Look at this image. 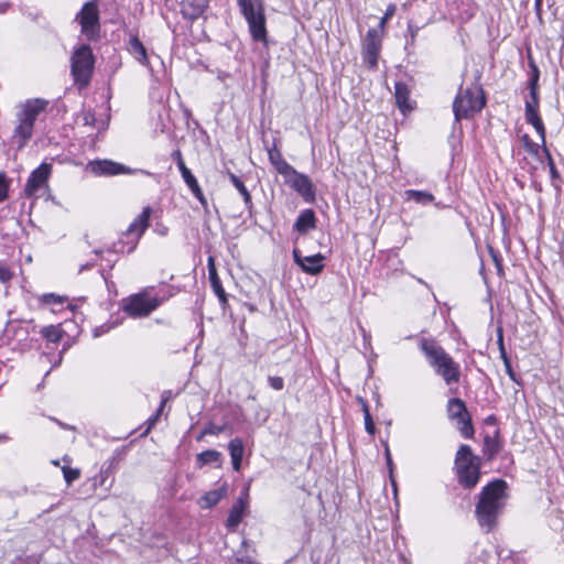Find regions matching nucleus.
I'll list each match as a JSON object with an SVG mask.
<instances>
[{
    "label": "nucleus",
    "instance_id": "1",
    "mask_svg": "<svg viewBox=\"0 0 564 564\" xmlns=\"http://www.w3.org/2000/svg\"><path fill=\"white\" fill-rule=\"evenodd\" d=\"M507 500V482L503 479H495L482 487L475 506V516L479 527L486 532H491L498 524Z\"/></svg>",
    "mask_w": 564,
    "mask_h": 564
},
{
    "label": "nucleus",
    "instance_id": "2",
    "mask_svg": "<svg viewBox=\"0 0 564 564\" xmlns=\"http://www.w3.org/2000/svg\"><path fill=\"white\" fill-rule=\"evenodd\" d=\"M419 348L427 365L441 377L447 386L456 384L460 379V366L453 357L431 337H421Z\"/></svg>",
    "mask_w": 564,
    "mask_h": 564
},
{
    "label": "nucleus",
    "instance_id": "3",
    "mask_svg": "<svg viewBox=\"0 0 564 564\" xmlns=\"http://www.w3.org/2000/svg\"><path fill=\"white\" fill-rule=\"evenodd\" d=\"M479 77L478 74L473 87L459 88L453 102L455 121L470 119L485 107L486 97L482 87L478 84Z\"/></svg>",
    "mask_w": 564,
    "mask_h": 564
},
{
    "label": "nucleus",
    "instance_id": "4",
    "mask_svg": "<svg viewBox=\"0 0 564 564\" xmlns=\"http://www.w3.org/2000/svg\"><path fill=\"white\" fill-rule=\"evenodd\" d=\"M48 101L42 98L28 99L21 105V109L18 112L19 123L13 132V139L19 149L25 147L32 138L34 122L39 115L46 109Z\"/></svg>",
    "mask_w": 564,
    "mask_h": 564
},
{
    "label": "nucleus",
    "instance_id": "5",
    "mask_svg": "<svg viewBox=\"0 0 564 564\" xmlns=\"http://www.w3.org/2000/svg\"><path fill=\"white\" fill-rule=\"evenodd\" d=\"M480 457L473 454L469 445H460L455 457L458 482L465 488H474L480 478Z\"/></svg>",
    "mask_w": 564,
    "mask_h": 564
},
{
    "label": "nucleus",
    "instance_id": "6",
    "mask_svg": "<svg viewBox=\"0 0 564 564\" xmlns=\"http://www.w3.org/2000/svg\"><path fill=\"white\" fill-rule=\"evenodd\" d=\"M237 4L248 23L252 40L267 45L268 31L263 2L261 0H237Z\"/></svg>",
    "mask_w": 564,
    "mask_h": 564
},
{
    "label": "nucleus",
    "instance_id": "7",
    "mask_svg": "<svg viewBox=\"0 0 564 564\" xmlns=\"http://www.w3.org/2000/svg\"><path fill=\"white\" fill-rule=\"evenodd\" d=\"M95 56L88 44H80L70 56V74L74 84L79 88H86L93 77Z\"/></svg>",
    "mask_w": 564,
    "mask_h": 564
},
{
    "label": "nucleus",
    "instance_id": "8",
    "mask_svg": "<svg viewBox=\"0 0 564 564\" xmlns=\"http://www.w3.org/2000/svg\"><path fill=\"white\" fill-rule=\"evenodd\" d=\"M151 208L144 207L142 213L122 232L118 241L113 242L107 250L115 253H131L137 248L140 238L149 227Z\"/></svg>",
    "mask_w": 564,
    "mask_h": 564
},
{
    "label": "nucleus",
    "instance_id": "9",
    "mask_svg": "<svg viewBox=\"0 0 564 564\" xmlns=\"http://www.w3.org/2000/svg\"><path fill=\"white\" fill-rule=\"evenodd\" d=\"M75 21L80 25L82 35L89 42L98 41L100 37V17L96 0L84 3L76 14Z\"/></svg>",
    "mask_w": 564,
    "mask_h": 564
},
{
    "label": "nucleus",
    "instance_id": "10",
    "mask_svg": "<svg viewBox=\"0 0 564 564\" xmlns=\"http://www.w3.org/2000/svg\"><path fill=\"white\" fill-rule=\"evenodd\" d=\"M164 299L150 296L147 292H140L121 301V308L131 317H145L155 311Z\"/></svg>",
    "mask_w": 564,
    "mask_h": 564
},
{
    "label": "nucleus",
    "instance_id": "11",
    "mask_svg": "<svg viewBox=\"0 0 564 564\" xmlns=\"http://www.w3.org/2000/svg\"><path fill=\"white\" fill-rule=\"evenodd\" d=\"M382 36L379 29H369L361 45V55L369 68H376L381 51Z\"/></svg>",
    "mask_w": 564,
    "mask_h": 564
},
{
    "label": "nucleus",
    "instance_id": "12",
    "mask_svg": "<svg viewBox=\"0 0 564 564\" xmlns=\"http://www.w3.org/2000/svg\"><path fill=\"white\" fill-rule=\"evenodd\" d=\"M284 181L293 188L306 203H314L316 198L315 187L310 177L294 169Z\"/></svg>",
    "mask_w": 564,
    "mask_h": 564
},
{
    "label": "nucleus",
    "instance_id": "13",
    "mask_svg": "<svg viewBox=\"0 0 564 564\" xmlns=\"http://www.w3.org/2000/svg\"><path fill=\"white\" fill-rule=\"evenodd\" d=\"M293 260L302 269L303 272L316 275L324 270L325 256L316 253L313 256H302L299 249H293Z\"/></svg>",
    "mask_w": 564,
    "mask_h": 564
},
{
    "label": "nucleus",
    "instance_id": "14",
    "mask_svg": "<svg viewBox=\"0 0 564 564\" xmlns=\"http://www.w3.org/2000/svg\"><path fill=\"white\" fill-rule=\"evenodd\" d=\"M86 169L96 176H111L130 173V169H128L126 165L113 162L111 160L90 161L88 162Z\"/></svg>",
    "mask_w": 564,
    "mask_h": 564
},
{
    "label": "nucleus",
    "instance_id": "15",
    "mask_svg": "<svg viewBox=\"0 0 564 564\" xmlns=\"http://www.w3.org/2000/svg\"><path fill=\"white\" fill-rule=\"evenodd\" d=\"M52 172V164L43 162L39 167L32 171L25 184V194L34 195L48 180Z\"/></svg>",
    "mask_w": 564,
    "mask_h": 564
},
{
    "label": "nucleus",
    "instance_id": "16",
    "mask_svg": "<svg viewBox=\"0 0 564 564\" xmlns=\"http://www.w3.org/2000/svg\"><path fill=\"white\" fill-rule=\"evenodd\" d=\"M208 7V0H182L181 12L185 19L196 20Z\"/></svg>",
    "mask_w": 564,
    "mask_h": 564
},
{
    "label": "nucleus",
    "instance_id": "17",
    "mask_svg": "<svg viewBox=\"0 0 564 564\" xmlns=\"http://www.w3.org/2000/svg\"><path fill=\"white\" fill-rule=\"evenodd\" d=\"M268 156L270 163L283 177H288L290 173L294 172V167L283 159L282 153L276 148L275 143H273L272 148L268 149Z\"/></svg>",
    "mask_w": 564,
    "mask_h": 564
},
{
    "label": "nucleus",
    "instance_id": "18",
    "mask_svg": "<svg viewBox=\"0 0 564 564\" xmlns=\"http://www.w3.org/2000/svg\"><path fill=\"white\" fill-rule=\"evenodd\" d=\"M524 116L525 121L531 124L539 137L541 138L542 143H545V127L539 115V108H533L531 105L524 106Z\"/></svg>",
    "mask_w": 564,
    "mask_h": 564
},
{
    "label": "nucleus",
    "instance_id": "19",
    "mask_svg": "<svg viewBox=\"0 0 564 564\" xmlns=\"http://www.w3.org/2000/svg\"><path fill=\"white\" fill-rule=\"evenodd\" d=\"M316 228V216L313 209H304L297 216L294 229L299 234H306L308 230Z\"/></svg>",
    "mask_w": 564,
    "mask_h": 564
},
{
    "label": "nucleus",
    "instance_id": "20",
    "mask_svg": "<svg viewBox=\"0 0 564 564\" xmlns=\"http://www.w3.org/2000/svg\"><path fill=\"white\" fill-rule=\"evenodd\" d=\"M208 276H209V281H210L213 291L218 296L220 303L226 304L227 303V294L221 285V281L217 274V271H216V268L214 264V259L212 257L208 259Z\"/></svg>",
    "mask_w": 564,
    "mask_h": 564
},
{
    "label": "nucleus",
    "instance_id": "21",
    "mask_svg": "<svg viewBox=\"0 0 564 564\" xmlns=\"http://www.w3.org/2000/svg\"><path fill=\"white\" fill-rule=\"evenodd\" d=\"M128 51L140 64L149 65L147 48L137 35L130 37Z\"/></svg>",
    "mask_w": 564,
    "mask_h": 564
},
{
    "label": "nucleus",
    "instance_id": "22",
    "mask_svg": "<svg viewBox=\"0 0 564 564\" xmlns=\"http://www.w3.org/2000/svg\"><path fill=\"white\" fill-rule=\"evenodd\" d=\"M228 451L231 457L232 468L239 471L241 468V462L245 453V445L241 438H232L228 444Z\"/></svg>",
    "mask_w": 564,
    "mask_h": 564
},
{
    "label": "nucleus",
    "instance_id": "23",
    "mask_svg": "<svg viewBox=\"0 0 564 564\" xmlns=\"http://www.w3.org/2000/svg\"><path fill=\"white\" fill-rule=\"evenodd\" d=\"M182 177H183V181L185 182V184L188 186V188L192 192V194L195 196V198H197V200L204 207H206L207 206V199L204 196V193H203V191H202V188H200L196 177L191 172V170L187 173L183 174Z\"/></svg>",
    "mask_w": 564,
    "mask_h": 564
},
{
    "label": "nucleus",
    "instance_id": "24",
    "mask_svg": "<svg viewBox=\"0 0 564 564\" xmlns=\"http://www.w3.org/2000/svg\"><path fill=\"white\" fill-rule=\"evenodd\" d=\"M448 415L452 420H463L465 415H469L465 402L459 398L449 399L447 403Z\"/></svg>",
    "mask_w": 564,
    "mask_h": 564
},
{
    "label": "nucleus",
    "instance_id": "25",
    "mask_svg": "<svg viewBox=\"0 0 564 564\" xmlns=\"http://www.w3.org/2000/svg\"><path fill=\"white\" fill-rule=\"evenodd\" d=\"M243 502L239 499L230 509L226 525L229 530H235L242 520L243 516Z\"/></svg>",
    "mask_w": 564,
    "mask_h": 564
},
{
    "label": "nucleus",
    "instance_id": "26",
    "mask_svg": "<svg viewBox=\"0 0 564 564\" xmlns=\"http://www.w3.org/2000/svg\"><path fill=\"white\" fill-rule=\"evenodd\" d=\"M196 462L199 467H203L208 464H216L217 466H220L221 453L216 449H206L197 454Z\"/></svg>",
    "mask_w": 564,
    "mask_h": 564
},
{
    "label": "nucleus",
    "instance_id": "27",
    "mask_svg": "<svg viewBox=\"0 0 564 564\" xmlns=\"http://www.w3.org/2000/svg\"><path fill=\"white\" fill-rule=\"evenodd\" d=\"M226 489L220 488L206 492L199 500V505L204 509H210L216 506L225 495Z\"/></svg>",
    "mask_w": 564,
    "mask_h": 564
},
{
    "label": "nucleus",
    "instance_id": "28",
    "mask_svg": "<svg viewBox=\"0 0 564 564\" xmlns=\"http://www.w3.org/2000/svg\"><path fill=\"white\" fill-rule=\"evenodd\" d=\"M227 174H228V177L231 181L232 185L241 194L246 206L251 207V205H252L251 195H250L249 191L247 189L246 185L243 184V182L236 174H234L230 171H228Z\"/></svg>",
    "mask_w": 564,
    "mask_h": 564
},
{
    "label": "nucleus",
    "instance_id": "29",
    "mask_svg": "<svg viewBox=\"0 0 564 564\" xmlns=\"http://www.w3.org/2000/svg\"><path fill=\"white\" fill-rule=\"evenodd\" d=\"M500 445L499 442L487 435L484 438V446H482V454L486 457L487 460H491L495 458V456L499 453Z\"/></svg>",
    "mask_w": 564,
    "mask_h": 564
},
{
    "label": "nucleus",
    "instance_id": "30",
    "mask_svg": "<svg viewBox=\"0 0 564 564\" xmlns=\"http://www.w3.org/2000/svg\"><path fill=\"white\" fill-rule=\"evenodd\" d=\"M408 200H414L417 204L427 205L434 200V196L425 191L408 189L405 191Z\"/></svg>",
    "mask_w": 564,
    "mask_h": 564
},
{
    "label": "nucleus",
    "instance_id": "31",
    "mask_svg": "<svg viewBox=\"0 0 564 564\" xmlns=\"http://www.w3.org/2000/svg\"><path fill=\"white\" fill-rule=\"evenodd\" d=\"M357 400L361 404V409L364 412L365 430L368 434L375 435L376 426H375L372 416L370 414L369 405H368L367 401L365 399H362L361 397H358Z\"/></svg>",
    "mask_w": 564,
    "mask_h": 564
},
{
    "label": "nucleus",
    "instance_id": "32",
    "mask_svg": "<svg viewBox=\"0 0 564 564\" xmlns=\"http://www.w3.org/2000/svg\"><path fill=\"white\" fill-rule=\"evenodd\" d=\"M521 140L525 150L542 162V145L532 141L528 134H523Z\"/></svg>",
    "mask_w": 564,
    "mask_h": 564
},
{
    "label": "nucleus",
    "instance_id": "33",
    "mask_svg": "<svg viewBox=\"0 0 564 564\" xmlns=\"http://www.w3.org/2000/svg\"><path fill=\"white\" fill-rule=\"evenodd\" d=\"M41 334L51 343H58L62 339V329L58 326H45L42 328Z\"/></svg>",
    "mask_w": 564,
    "mask_h": 564
},
{
    "label": "nucleus",
    "instance_id": "34",
    "mask_svg": "<svg viewBox=\"0 0 564 564\" xmlns=\"http://www.w3.org/2000/svg\"><path fill=\"white\" fill-rule=\"evenodd\" d=\"M544 159H545V161L547 163L551 178L552 180H558L560 178V173H558V171H557V169L555 166L553 158H552L550 151L547 150L545 143L544 144L542 143V161Z\"/></svg>",
    "mask_w": 564,
    "mask_h": 564
},
{
    "label": "nucleus",
    "instance_id": "35",
    "mask_svg": "<svg viewBox=\"0 0 564 564\" xmlns=\"http://www.w3.org/2000/svg\"><path fill=\"white\" fill-rule=\"evenodd\" d=\"M459 424V431L465 438H471L474 435V426L471 423L470 415H465L463 420L457 421Z\"/></svg>",
    "mask_w": 564,
    "mask_h": 564
},
{
    "label": "nucleus",
    "instance_id": "36",
    "mask_svg": "<svg viewBox=\"0 0 564 564\" xmlns=\"http://www.w3.org/2000/svg\"><path fill=\"white\" fill-rule=\"evenodd\" d=\"M395 99L400 107H403L409 98L408 87L403 83H395Z\"/></svg>",
    "mask_w": 564,
    "mask_h": 564
},
{
    "label": "nucleus",
    "instance_id": "37",
    "mask_svg": "<svg viewBox=\"0 0 564 564\" xmlns=\"http://www.w3.org/2000/svg\"><path fill=\"white\" fill-rule=\"evenodd\" d=\"M63 476L67 485H70L73 481L77 480L80 476V470L77 468L63 467Z\"/></svg>",
    "mask_w": 564,
    "mask_h": 564
},
{
    "label": "nucleus",
    "instance_id": "38",
    "mask_svg": "<svg viewBox=\"0 0 564 564\" xmlns=\"http://www.w3.org/2000/svg\"><path fill=\"white\" fill-rule=\"evenodd\" d=\"M9 192V182L4 173H0V203L7 199Z\"/></svg>",
    "mask_w": 564,
    "mask_h": 564
},
{
    "label": "nucleus",
    "instance_id": "39",
    "mask_svg": "<svg viewBox=\"0 0 564 564\" xmlns=\"http://www.w3.org/2000/svg\"><path fill=\"white\" fill-rule=\"evenodd\" d=\"M14 273L3 263H0V282L8 283L12 280Z\"/></svg>",
    "mask_w": 564,
    "mask_h": 564
},
{
    "label": "nucleus",
    "instance_id": "40",
    "mask_svg": "<svg viewBox=\"0 0 564 564\" xmlns=\"http://www.w3.org/2000/svg\"><path fill=\"white\" fill-rule=\"evenodd\" d=\"M268 382L273 390L280 391L284 388V380L279 376H270Z\"/></svg>",
    "mask_w": 564,
    "mask_h": 564
},
{
    "label": "nucleus",
    "instance_id": "41",
    "mask_svg": "<svg viewBox=\"0 0 564 564\" xmlns=\"http://www.w3.org/2000/svg\"><path fill=\"white\" fill-rule=\"evenodd\" d=\"M488 251H489V254L498 270V273H501L502 272V260H501L500 254L491 246L488 247Z\"/></svg>",
    "mask_w": 564,
    "mask_h": 564
},
{
    "label": "nucleus",
    "instance_id": "42",
    "mask_svg": "<svg viewBox=\"0 0 564 564\" xmlns=\"http://www.w3.org/2000/svg\"><path fill=\"white\" fill-rule=\"evenodd\" d=\"M498 346H499V352H500V357L502 359V361H507L509 360V357L507 355V351H506V348H505V345H503V336H502V329L499 328L498 329Z\"/></svg>",
    "mask_w": 564,
    "mask_h": 564
},
{
    "label": "nucleus",
    "instance_id": "43",
    "mask_svg": "<svg viewBox=\"0 0 564 564\" xmlns=\"http://www.w3.org/2000/svg\"><path fill=\"white\" fill-rule=\"evenodd\" d=\"M384 456H386V460H387V466H388L389 471H390V477H391L392 486L395 488V482L392 479L393 462H392L391 453H390V449H389V446H388L387 443H384Z\"/></svg>",
    "mask_w": 564,
    "mask_h": 564
},
{
    "label": "nucleus",
    "instance_id": "44",
    "mask_svg": "<svg viewBox=\"0 0 564 564\" xmlns=\"http://www.w3.org/2000/svg\"><path fill=\"white\" fill-rule=\"evenodd\" d=\"M224 431V426L215 425L209 423L203 429V434L207 435H218Z\"/></svg>",
    "mask_w": 564,
    "mask_h": 564
},
{
    "label": "nucleus",
    "instance_id": "45",
    "mask_svg": "<svg viewBox=\"0 0 564 564\" xmlns=\"http://www.w3.org/2000/svg\"><path fill=\"white\" fill-rule=\"evenodd\" d=\"M42 301H43V303H46V304H56V303H62L63 299L53 293H48V294H44L42 296Z\"/></svg>",
    "mask_w": 564,
    "mask_h": 564
},
{
    "label": "nucleus",
    "instance_id": "46",
    "mask_svg": "<svg viewBox=\"0 0 564 564\" xmlns=\"http://www.w3.org/2000/svg\"><path fill=\"white\" fill-rule=\"evenodd\" d=\"M83 120L86 126H94L96 122V116L91 110L83 112Z\"/></svg>",
    "mask_w": 564,
    "mask_h": 564
},
{
    "label": "nucleus",
    "instance_id": "47",
    "mask_svg": "<svg viewBox=\"0 0 564 564\" xmlns=\"http://www.w3.org/2000/svg\"><path fill=\"white\" fill-rule=\"evenodd\" d=\"M525 105L539 108V91H530V98L525 100Z\"/></svg>",
    "mask_w": 564,
    "mask_h": 564
},
{
    "label": "nucleus",
    "instance_id": "48",
    "mask_svg": "<svg viewBox=\"0 0 564 564\" xmlns=\"http://www.w3.org/2000/svg\"><path fill=\"white\" fill-rule=\"evenodd\" d=\"M503 365L506 367V372L508 373L509 378L517 382L518 383V379H517V376H516V372L513 371L512 369V366H511V362H510V359L507 360V361H503Z\"/></svg>",
    "mask_w": 564,
    "mask_h": 564
},
{
    "label": "nucleus",
    "instance_id": "49",
    "mask_svg": "<svg viewBox=\"0 0 564 564\" xmlns=\"http://www.w3.org/2000/svg\"><path fill=\"white\" fill-rule=\"evenodd\" d=\"M530 67H531V76H530V79H535L539 82V78H540V70L536 66V64L534 63L533 59H530Z\"/></svg>",
    "mask_w": 564,
    "mask_h": 564
},
{
    "label": "nucleus",
    "instance_id": "50",
    "mask_svg": "<svg viewBox=\"0 0 564 564\" xmlns=\"http://www.w3.org/2000/svg\"><path fill=\"white\" fill-rule=\"evenodd\" d=\"M171 158L172 160L177 164L178 162H182L183 161V155H182V152L176 149L174 150L172 153H171Z\"/></svg>",
    "mask_w": 564,
    "mask_h": 564
},
{
    "label": "nucleus",
    "instance_id": "51",
    "mask_svg": "<svg viewBox=\"0 0 564 564\" xmlns=\"http://www.w3.org/2000/svg\"><path fill=\"white\" fill-rule=\"evenodd\" d=\"M534 10L539 19L542 18V0H534Z\"/></svg>",
    "mask_w": 564,
    "mask_h": 564
},
{
    "label": "nucleus",
    "instance_id": "52",
    "mask_svg": "<svg viewBox=\"0 0 564 564\" xmlns=\"http://www.w3.org/2000/svg\"><path fill=\"white\" fill-rule=\"evenodd\" d=\"M528 88L530 91H539V82L535 79H529Z\"/></svg>",
    "mask_w": 564,
    "mask_h": 564
},
{
    "label": "nucleus",
    "instance_id": "53",
    "mask_svg": "<svg viewBox=\"0 0 564 564\" xmlns=\"http://www.w3.org/2000/svg\"><path fill=\"white\" fill-rule=\"evenodd\" d=\"M237 561L241 564H254V561L249 555L237 557Z\"/></svg>",
    "mask_w": 564,
    "mask_h": 564
},
{
    "label": "nucleus",
    "instance_id": "54",
    "mask_svg": "<svg viewBox=\"0 0 564 564\" xmlns=\"http://www.w3.org/2000/svg\"><path fill=\"white\" fill-rule=\"evenodd\" d=\"M177 167H178V170L181 172V175H183V174H185V173H187L189 171V169L186 166L184 160L182 162L177 163Z\"/></svg>",
    "mask_w": 564,
    "mask_h": 564
},
{
    "label": "nucleus",
    "instance_id": "55",
    "mask_svg": "<svg viewBox=\"0 0 564 564\" xmlns=\"http://www.w3.org/2000/svg\"><path fill=\"white\" fill-rule=\"evenodd\" d=\"M107 330H108V328H106V326H101V327H99V328H96V329H95V336H96V337H97V336H100L102 333H105V332H107Z\"/></svg>",
    "mask_w": 564,
    "mask_h": 564
},
{
    "label": "nucleus",
    "instance_id": "56",
    "mask_svg": "<svg viewBox=\"0 0 564 564\" xmlns=\"http://www.w3.org/2000/svg\"><path fill=\"white\" fill-rule=\"evenodd\" d=\"M388 19V13H386V15L381 19L380 23H379V26L377 29H379L381 32L383 30V26H384V23Z\"/></svg>",
    "mask_w": 564,
    "mask_h": 564
},
{
    "label": "nucleus",
    "instance_id": "57",
    "mask_svg": "<svg viewBox=\"0 0 564 564\" xmlns=\"http://www.w3.org/2000/svg\"><path fill=\"white\" fill-rule=\"evenodd\" d=\"M505 551L503 550H497V555L500 560H503V558H507L508 555L507 554H503Z\"/></svg>",
    "mask_w": 564,
    "mask_h": 564
},
{
    "label": "nucleus",
    "instance_id": "58",
    "mask_svg": "<svg viewBox=\"0 0 564 564\" xmlns=\"http://www.w3.org/2000/svg\"><path fill=\"white\" fill-rule=\"evenodd\" d=\"M206 434H203V431L197 435L196 440L202 441Z\"/></svg>",
    "mask_w": 564,
    "mask_h": 564
},
{
    "label": "nucleus",
    "instance_id": "59",
    "mask_svg": "<svg viewBox=\"0 0 564 564\" xmlns=\"http://www.w3.org/2000/svg\"><path fill=\"white\" fill-rule=\"evenodd\" d=\"M166 231H167V229H166V228H164V229H160L161 235H165V234H166Z\"/></svg>",
    "mask_w": 564,
    "mask_h": 564
},
{
    "label": "nucleus",
    "instance_id": "60",
    "mask_svg": "<svg viewBox=\"0 0 564 564\" xmlns=\"http://www.w3.org/2000/svg\"><path fill=\"white\" fill-rule=\"evenodd\" d=\"M166 231H167V229H166V228H164V229H160L161 235H165V234H166Z\"/></svg>",
    "mask_w": 564,
    "mask_h": 564
},
{
    "label": "nucleus",
    "instance_id": "61",
    "mask_svg": "<svg viewBox=\"0 0 564 564\" xmlns=\"http://www.w3.org/2000/svg\"><path fill=\"white\" fill-rule=\"evenodd\" d=\"M155 420H156V416H155V417H153V419H150V420H149V421H150V424L152 425V424L155 422Z\"/></svg>",
    "mask_w": 564,
    "mask_h": 564
},
{
    "label": "nucleus",
    "instance_id": "62",
    "mask_svg": "<svg viewBox=\"0 0 564 564\" xmlns=\"http://www.w3.org/2000/svg\"><path fill=\"white\" fill-rule=\"evenodd\" d=\"M90 267H91V264H86L85 267H82L80 271H82L83 269H88V268H90Z\"/></svg>",
    "mask_w": 564,
    "mask_h": 564
},
{
    "label": "nucleus",
    "instance_id": "63",
    "mask_svg": "<svg viewBox=\"0 0 564 564\" xmlns=\"http://www.w3.org/2000/svg\"><path fill=\"white\" fill-rule=\"evenodd\" d=\"M392 11H393V9L389 10V11L387 12V13H388V15H389V14H391V13H392Z\"/></svg>",
    "mask_w": 564,
    "mask_h": 564
}]
</instances>
